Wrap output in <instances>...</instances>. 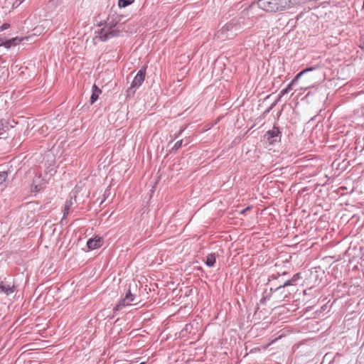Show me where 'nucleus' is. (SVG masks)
<instances>
[{
	"mask_svg": "<svg viewBox=\"0 0 364 364\" xmlns=\"http://www.w3.org/2000/svg\"><path fill=\"white\" fill-rule=\"evenodd\" d=\"M101 239L100 238H90L87 242V247L90 250H95L101 246Z\"/></svg>",
	"mask_w": 364,
	"mask_h": 364,
	"instance_id": "4468645a",
	"label": "nucleus"
},
{
	"mask_svg": "<svg viewBox=\"0 0 364 364\" xmlns=\"http://www.w3.org/2000/svg\"><path fill=\"white\" fill-rule=\"evenodd\" d=\"M119 21L118 17L113 18L109 16L104 23L102 21L100 22L98 26H102L104 25V27L95 31V38H98L101 41L104 42L118 36L121 31Z\"/></svg>",
	"mask_w": 364,
	"mask_h": 364,
	"instance_id": "f257e3e1",
	"label": "nucleus"
},
{
	"mask_svg": "<svg viewBox=\"0 0 364 364\" xmlns=\"http://www.w3.org/2000/svg\"><path fill=\"white\" fill-rule=\"evenodd\" d=\"M277 101H275L264 113L263 115H266L269 111L276 105Z\"/></svg>",
	"mask_w": 364,
	"mask_h": 364,
	"instance_id": "a878e982",
	"label": "nucleus"
},
{
	"mask_svg": "<svg viewBox=\"0 0 364 364\" xmlns=\"http://www.w3.org/2000/svg\"><path fill=\"white\" fill-rule=\"evenodd\" d=\"M24 38L15 37L10 39H0V47L4 46L6 48H10L12 46H15L19 44L22 41H23Z\"/></svg>",
	"mask_w": 364,
	"mask_h": 364,
	"instance_id": "9d476101",
	"label": "nucleus"
},
{
	"mask_svg": "<svg viewBox=\"0 0 364 364\" xmlns=\"http://www.w3.org/2000/svg\"><path fill=\"white\" fill-rule=\"evenodd\" d=\"M137 303L138 301L136 299V296L134 294H132L130 289H129L127 292L125 294L124 296L121 298L119 302L113 308V311H121L128 306L136 304Z\"/></svg>",
	"mask_w": 364,
	"mask_h": 364,
	"instance_id": "7ed1b4c3",
	"label": "nucleus"
},
{
	"mask_svg": "<svg viewBox=\"0 0 364 364\" xmlns=\"http://www.w3.org/2000/svg\"><path fill=\"white\" fill-rule=\"evenodd\" d=\"M301 279V273H296L293 275V277L284 282V286L288 287H295L296 285V282Z\"/></svg>",
	"mask_w": 364,
	"mask_h": 364,
	"instance_id": "2eb2a0df",
	"label": "nucleus"
},
{
	"mask_svg": "<svg viewBox=\"0 0 364 364\" xmlns=\"http://www.w3.org/2000/svg\"><path fill=\"white\" fill-rule=\"evenodd\" d=\"M16 290V287L13 284H8L7 282H1L0 283V294H4L6 296L14 293Z\"/></svg>",
	"mask_w": 364,
	"mask_h": 364,
	"instance_id": "9b49d317",
	"label": "nucleus"
},
{
	"mask_svg": "<svg viewBox=\"0 0 364 364\" xmlns=\"http://www.w3.org/2000/svg\"><path fill=\"white\" fill-rule=\"evenodd\" d=\"M314 70V68L313 67H310V68H307L306 69H304L302 71H301L300 73H299L295 77L291 80V82L287 85V87L284 89H283L277 100L276 101H279L280 99L282 98V96H284L285 94L288 93L290 90H291L293 89V85L296 82V81L306 73L309 72V71H311Z\"/></svg>",
	"mask_w": 364,
	"mask_h": 364,
	"instance_id": "0eeeda50",
	"label": "nucleus"
},
{
	"mask_svg": "<svg viewBox=\"0 0 364 364\" xmlns=\"http://www.w3.org/2000/svg\"><path fill=\"white\" fill-rule=\"evenodd\" d=\"M72 205H73V202H72L71 199L70 200H67L65 203V206L64 207L66 208L67 210H70V208L72 206Z\"/></svg>",
	"mask_w": 364,
	"mask_h": 364,
	"instance_id": "b1692460",
	"label": "nucleus"
},
{
	"mask_svg": "<svg viewBox=\"0 0 364 364\" xmlns=\"http://www.w3.org/2000/svg\"><path fill=\"white\" fill-rule=\"evenodd\" d=\"M134 0H119L118 6L120 8H124L130 4H132Z\"/></svg>",
	"mask_w": 364,
	"mask_h": 364,
	"instance_id": "aec40b11",
	"label": "nucleus"
},
{
	"mask_svg": "<svg viewBox=\"0 0 364 364\" xmlns=\"http://www.w3.org/2000/svg\"><path fill=\"white\" fill-rule=\"evenodd\" d=\"M9 123L8 122H4L0 121V135H2L4 132H6L9 129Z\"/></svg>",
	"mask_w": 364,
	"mask_h": 364,
	"instance_id": "6ab92c4d",
	"label": "nucleus"
},
{
	"mask_svg": "<svg viewBox=\"0 0 364 364\" xmlns=\"http://www.w3.org/2000/svg\"><path fill=\"white\" fill-rule=\"evenodd\" d=\"M276 7H278V11H283L291 7V0H275Z\"/></svg>",
	"mask_w": 364,
	"mask_h": 364,
	"instance_id": "ddd939ff",
	"label": "nucleus"
},
{
	"mask_svg": "<svg viewBox=\"0 0 364 364\" xmlns=\"http://www.w3.org/2000/svg\"><path fill=\"white\" fill-rule=\"evenodd\" d=\"M263 137L266 143L272 145L276 142L280 141L282 137V132L276 124H274L272 129L267 131L264 134Z\"/></svg>",
	"mask_w": 364,
	"mask_h": 364,
	"instance_id": "423d86ee",
	"label": "nucleus"
},
{
	"mask_svg": "<svg viewBox=\"0 0 364 364\" xmlns=\"http://www.w3.org/2000/svg\"><path fill=\"white\" fill-rule=\"evenodd\" d=\"M10 27V24L8 23H4L3 25L0 26V31H3L4 30L8 29Z\"/></svg>",
	"mask_w": 364,
	"mask_h": 364,
	"instance_id": "393cba45",
	"label": "nucleus"
},
{
	"mask_svg": "<svg viewBox=\"0 0 364 364\" xmlns=\"http://www.w3.org/2000/svg\"><path fill=\"white\" fill-rule=\"evenodd\" d=\"M146 70V67L144 66L138 71L137 74L132 82L131 86L127 90L128 95H134L136 89H138L141 85L145 79Z\"/></svg>",
	"mask_w": 364,
	"mask_h": 364,
	"instance_id": "20e7f679",
	"label": "nucleus"
},
{
	"mask_svg": "<svg viewBox=\"0 0 364 364\" xmlns=\"http://www.w3.org/2000/svg\"><path fill=\"white\" fill-rule=\"evenodd\" d=\"M282 335L279 336V337L273 339L270 343H269L268 344H267V346H265V348H267L269 346H270L272 344H273L276 341H277L279 338H282Z\"/></svg>",
	"mask_w": 364,
	"mask_h": 364,
	"instance_id": "c85d7f7f",
	"label": "nucleus"
},
{
	"mask_svg": "<svg viewBox=\"0 0 364 364\" xmlns=\"http://www.w3.org/2000/svg\"><path fill=\"white\" fill-rule=\"evenodd\" d=\"M275 0H258V6L266 11H278V7H276Z\"/></svg>",
	"mask_w": 364,
	"mask_h": 364,
	"instance_id": "6e6552de",
	"label": "nucleus"
},
{
	"mask_svg": "<svg viewBox=\"0 0 364 364\" xmlns=\"http://www.w3.org/2000/svg\"><path fill=\"white\" fill-rule=\"evenodd\" d=\"M358 46L362 50L364 51V33L360 36Z\"/></svg>",
	"mask_w": 364,
	"mask_h": 364,
	"instance_id": "4be33fe9",
	"label": "nucleus"
},
{
	"mask_svg": "<svg viewBox=\"0 0 364 364\" xmlns=\"http://www.w3.org/2000/svg\"><path fill=\"white\" fill-rule=\"evenodd\" d=\"M8 177L7 171H1L0 172V185H1L4 182L6 181Z\"/></svg>",
	"mask_w": 364,
	"mask_h": 364,
	"instance_id": "412c9836",
	"label": "nucleus"
},
{
	"mask_svg": "<svg viewBox=\"0 0 364 364\" xmlns=\"http://www.w3.org/2000/svg\"><path fill=\"white\" fill-rule=\"evenodd\" d=\"M216 260V256L215 253H210L208 255L206 259H205V264L208 267H213L214 266Z\"/></svg>",
	"mask_w": 364,
	"mask_h": 364,
	"instance_id": "a211bd4d",
	"label": "nucleus"
},
{
	"mask_svg": "<svg viewBox=\"0 0 364 364\" xmlns=\"http://www.w3.org/2000/svg\"><path fill=\"white\" fill-rule=\"evenodd\" d=\"M68 213H69V210H67L66 208L64 207L63 216L62 220H63L64 219L66 218Z\"/></svg>",
	"mask_w": 364,
	"mask_h": 364,
	"instance_id": "cd10ccee",
	"label": "nucleus"
},
{
	"mask_svg": "<svg viewBox=\"0 0 364 364\" xmlns=\"http://www.w3.org/2000/svg\"><path fill=\"white\" fill-rule=\"evenodd\" d=\"M363 10H364V0H363Z\"/></svg>",
	"mask_w": 364,
	"mask_h": 364,
	"instance_id": "72a5a7b5",
	"label": "nucleus"
},
{
	"mask_svg": "<svg viewBox=\"0 0 364 364\" xmlns=\"http://www.w3.org/2000/svg\"><path fill=\"white\" fill-rule=\"evenodd\" d=\"M190 325H186V330L188 331V329H190V327H188Z\"/></svg>",
	"mask_w": 364,
	"mask_h": 364,
	"instance_id": "2f4dec72",
	"label": "nucleus"
},
{
	"mask_svg": "<svg viewBox=\"0 0 364 364\" xmlns=\"http://www.w3.org/2000/svg\"><path fill=\"white\" fill-rule=\"evenodd\" d=\"M182 144H183V140H179V141H176L175 143V144L173 145V146L172 147V150L177 151L182 146Z\"/></svg>",
	"mask_w": 364,
	"mask_h": 364,
	"instance_id": "5701e85b",
	"label": "nucleus"
},
{
	"mask_svg": "<svg viewBox=\"0 0 364 364\" xmlns=\"http://www.w3.org/2000/svg\"><path fill=\"white\" fill-rule=\"evenodd\" d=\"M46 183V179H44L41 175L35 176L31 186V192L37 193L40 191L45 187Z\"/></svg>",
	"mask_w": 364,
	"mask_h": 364,
	"instance_id": "1a4fd4ad",
	"label": "nucleus"
},
{
	"mask_svg": "<svg viewBox=\"0 0 364 364\" xmlns=\"http://www.w3.org/2000/svg\"><path fill=\"white\" fill-rule=\"evenodd\" d=\"M278 276L279 275H276V274L271 275L269 279V281H270V279H277L278 278Z\"/></svg>",
	"mask_w": 364,
	"mask_h": 364,
	"instance_id": "7c9ffc66",
	"label": "nucleus"
},
{
	"mask_svg": "<svg viewBox=\"0 0 364 364\" xmlns=\"http://www.w3.org/2000/svg\"><path fill=\"white\" fill-rule=\"evenodd\" d=\"M288 286H284V283L276 288H273L274 291V300L276 302H282L284 301H289L290 299L291 291L287 289Z\"/></svg>",
	"mask_w": 364,
	"mask_h": 364,
	"instance_id": "39448f33",
	"label": "nucleus"
},
{
	"mask_svg": "<svg viewBox=\"0 0 364 364\" xmlns=\"http://www.w3.org/2000/svg\"><path fill=\"white\" fill-rule=\"evenodd\" d=\"M184 128L183 129H181L178 132L177 134H175V136H174V139H176L178 137H179L181 136V134L183 133V132L184 131Z\"/></svg>",
	"mask_w": 364,
	"mask_h": 364,
	"instance_id": "c756f323",
	"label": "nucleus"
},
{
	"mask_svg": "<svg viewBox=\"0 0 364 364\" xmlns=\"http://www.w3.org/2000/svg\"><path fill=\"white\" fill-rule=\"evenodd\" d=\"M190 325H186V330L188 331V329H190V327H188Z\"/></svg>",
	"mask_w": 364,
	"mask_h": 364,
	"instance_id": "473e14b6",
	"label": "nucleus"
},
{
	"mask_svg": "<svg viewBox=\"0 0 364 364\" xmlns=\"http://www.w3.org/2000/svg\"><path fill=\"white\" fill-rule=\"evenodd\" d=\"M102 93L101 90L96 85H93L92 87V95L90 99V103L94 104L98 99L99 95Z\"/></svg>",
	"mask_w": 364,
	"mask_h": 364,
	"instance_id": "f8f14e48",
	"label": "nucleus"
},
{
	"mask_svg": "<svg viewBox=\"0 0 364 364\" xmlns=\"http://www.w3.org/2000/svg\"><path fill=\"white\" fill-rule=\"evenodd\" d=\"M35 203H29L26 205L28 210H30L31 215H28V218L25 220L26 225H29L33 221V218H35V213L33 212L32 209H34Z\"/></svg>",
	"mask_w": 364,
	"mask_h": 364,
	"instance_id": "dca6fc26",
	"label": "nucleus"
},
{
	"mask_svg": "<svg viewBox=\"0 0 364 364\" xmlns=\"http://www.w3.org/2000/svg\"><path fill=\"white\" fill-rule=\"evenodd\" d=\"M109 194H110V188H109H109H107L105 191V193H104V197H105V198H108V197H109Z\"/></svg>",
	"mask_w": 364,
	"mask_h": 364,
	"instance_id": "bb28decb",
	"label": "nucleus"
},
{
	"mask_svg": "<svg viewBox=\"0 0 364 364\" xmlns=\"http://www.w3.org/2000/svg\"><path fill=\"white\" fill-rule=\"evenodd\" d=\"M274 289L273 288H270L269 291L267 290L264 291L262 299H260L261 304H264L267 300H269L272 299L274 300Z\"/></svg>",
	"mask_w": 364,
	"mask_h": 364,
	"instance_id": "f3484780",
	"label": "nucleus"
},
{
	"mask_svg": "<svg viewBox=\"0 0 364 364\" xmlns=\"http://www.w3.org/2000/svg\"><path fill=\"white\" fill-rule=\"evenodd\" d=\"M240 26L233 22H228L216 33L218 38L225 41L233 38L239 31Z\"/></svg>",
	"mask_w": 364,
	"mask_h": 364,
	"instance_id": "f03ea898",
	"label": "nucleus"
}]
</instances>
